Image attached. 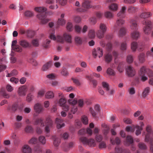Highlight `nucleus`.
Wrapping results in <instances>:
<instances>
[{
  "instance_id": "nucleus-25",
  "label": "nucleus",
  "mask_w": 153,
  "mask_h": 153,
  "mask_svg": "<svg viewBox=\"0 0 153 153\" xmlns=\"http://www.w3.org/2000/svg\"><path fill=\"white\" fill-rule=\"evenodd\" d=\"M38 141L39 143L44 145L46 144V139L44 136L41 135L39 137Z\"/></svg>"
},
{
  "instance_id": "nucleus-13",
  "label": "nucleus",
  "mask_w": 153,
  "mask_h": 153,
  "mask_svg": "<svg viewBox=\"0 0 153 153\" xmlns=\"http://www.w3.org/2000/svg\"><path fill=\"white\" fill-rule=\"evenodd\" d=\"M82 7L84 9L78 8L76 10L78 12H84L87 9L91 7L90 2L88 1H85L82 3Z\"/></svg>"
},
{
  "instance_id": "nucleus-22",
  "label": "nucleus",
  "mask_w": 153,
  "mask_h": 153,
  "mask_svg": "<svg viewBox=\"0 0 153 153\" xmlns=\"http://www.w3.org/2000/svg\"><path fill=\"white\" fill-rule=\"evenodd\" d=\"M131 34L132 38L134 39H137L140 36V33L137 30H132Z\"/></svg>"
},
{
  "instance_id": "nucleus-27",
  "label": "nucleus",
  "mask_w": 153,
  "mask_h": 153,
  "mask_svg": "<svg viewBox=\"0 0 153 153\" xmlns=\"http://www.w3.org/2000/svg\"><path fill=\"white\" fill-rule=\"evenodd\" d=\"M152 14L149 12H143L140 15V17L141 18L145 19L148 18L152 16Z\"/></svg>"
},
{
  "instance_id": "nucleus-37",
  "label": "nucleus",
  "mask_w": 153,
  "mask_h": 153,
  "mask_svg": "<svg viewBox=\"0 0 153 153\" xmlns=\"http://www.w3.org/2000/svg\"><path fill=\"white\" fill-rule=\"evenodd\" d=\"M34 151L36 153H44V152L42 149L39 146H35Z\"/></svg>"
},
{
  "instance_id": "nucleus-2",
  "label": "nucleus",
  "mask_w": 153,
  "mask_h": 153,
  "mask_svg": "<svg viewBox=\"0 0 153 153\" xmlns=\"http://www.w3.org/2000/svg\"><path fill=\"white\" fill-rule=\"evenodd\" d=\"M48 33L49 37L51 39L60 42H63L64 41L69 43H71L72 42V36L69 33H65L62 36L58 35L56 37L54 35V30L51 29L49 31Z\"/></svg>"
},
{
  "instance_id": "nucleus-1",
  "label": "nucleus",
  "mask_w": 153,
  "mask_h": 153,
  "mask_svg": "<svg viewBox=\"0 0 153 153\" xmlns=\"http://www.w3.org/2000/svg\"><path fill=\"white\" fill-rule=\"evenodd\" d=\"M32 122L33 124L35 126H37L39 124H40L41 126L44 127L45 126L44 132L46 134H49L51 128L53 125V121L49 117H48L46 118L45 122V125L43 120L42 118H35L34 116L33 117Z\"/></svg>"
},
{
  "instance_id": "nucleus-9",
  "label": "nucleus",
  "mask_w": 153,
  "mask_h": 153,
  "mask_svg": "<svg viewBox=\"0 0 153 153\" xmlns=\"http://www.w3.org/2000/svg\"><path fill=\"white\" fill-rule=\"evenodd\" d=\"M144 45L142 43L137 44L136 42H132L131 44V48L132 51H135L138 48L139 51H141L143 50Z\"/></svg>"
},
{
  "instance_id": "nucleus-53",
  "label": "nucleus",
  "mask_w": 153,
  "mask_h": 153,
  "mask_svg": "<svg viewBox=\"0 0 153 153\" xmlns=\"http://www.w3.org/2000/svg\"><path fill=\"white\" fill-rule=\"evenodd\" d=\"M75 40L76 43L79 44H82V39L80 37L77 36L75 37Z\"/></svg>"
},
{
  "instance_id": "nucleus-38",
  "label": "nucleus",
  "mask_w": 153,
  "mask_h": 153,
  "mask_svg": "<svg viewBox=\"0 0 153 153\" xmlns=\"http://www.w3.org/2000/svg\"><path fill=\"white\" fill-rule=\"evenodd\" d=\"M45 92V91L44 89L39 90L38 92L37 97H42L44 95Z\"/></svg>"
},
{
  "instance_id": "nucleus-45",
  "label": "nucleus",
  "mask_w": 153,
  "mask_h": 153,
  "mask_svg": "<svg viewBox=\"0 0 153 153\" xmlns=\"http://www.w3.org/2000/svg\"><path fill=\"white\" fill-rule=\"evenodd\" d=\"M118 8V6L117 4H113L110 5L109 8L110 9L116 11Z\"/></svg>"
},
{
  "instance_id": "nucleus-14",
  "label": "nucleus",
  "mask_w": 153,
  "mask_h": 153,
  "mask_svg": "<svg viewBox=\"0 0 153 153\" xmlns=\"http://www.w3.org/2000/svg\"><path fill=\"white\" fill-rule=\"evenodd\" d=\"M144 70V66H143L141 68L140 71L141 80L143 82H144L148 79L147 76L146 75L147 74Z\"/></svg>"
},
{
  "instance_id": "nucleus-62",
  "label": "nucleus",
  "mask_w": 153,
  "mask_h": 153,
  "mask_svg": "<svg viewBox=\"0 0 153 153\" xmlns=\"http://www.w3.org/2000/svg\"><path fill=\"white\" fill-rule=\"evenodd\" d=\"M25 15L27 17H31L33 15V13L31 11H27L25 12Z\"/></svg>"
},
{
  "instance_id": "nucleus-19",
  "label": "nucleus",
  "mask_w": 153,
  "mask_h": 153,
  "mask_svg": "<svg viewBox=\"0 0 153 153\" xmlns=\"http://www.w3.org/2000/svg\"><path fill=\"white\" fill-rule=\"evenodd\" d=\"M56 127L58 129L61 128L65 126V124L63 122V120L61 119L56 118Z\"/></svg>"
},
{
  "instance_id": "nucleus-6",
  "label": "nucleus",
  "mask_w": 153,
  "mask_h": 153,
  "mask_svg": "<svg viewBox=\"0 0 153 153\" xmlns=\"http://www.w3.org/2000/svg\"><path fill=\"white\" fill-rule=\"evenodd\" d=\"M146 130L147 134L145 136V140L147 142H149L151 143H153V131L152 130L151 126L148 125L146 127Z\"/></svg>"
},
{
  "instance_id": "nucleus-24",
  "label": "nucleus",
  "mask_w": 153,
  "mask_h": 153,
  "mask_svg": "<svg viewBox=\"0 0 153 153\" xmlns=\"http://www.w3.org/2000/svg\"><path fill=\"white\" fill-rule=\"evenodd\" d=\"M65 24V21L64 19L59 18L55 25L56 27H58L59 26H63Z\"/></svg>"
},
{
  "instance_id": "nucleus-29",
  "label": "nucleus",
  "mask_w": 153,
  "mask_h": 153,
  "mask_svg": "<svg viewBox=\"0 0 153 153\" xmlns=\"http://www.w3.org/2000/svg\"><path fill=\"white\" fill-rule=\"evenodd\" d=\"M35 10L36 12L42 13L46 11L47 10V8L46 7H37L35 8Z\"/></svg>"
},
{
  "instance_id": "nucleus-8",
  "label": "nucleus",
  "mask_w": 153,
  "mask_h": 153,
  "mask_svg": "<svg viewBox=\"0 0 153 153\" xmlns=\"http://www.w3.org/2000/svg\"><path fill=\"white\" fill-rule=\"evenodd\" d=\"M66 100L63 98H60L57 102L59 105L63 108V109L65 111H67L69 110V106L66 105Z\"/></svg>"
},
{
  "instance_id": "nucleus-17",
  "label": "nucleus",
  "mask_w": 153,
  "mask_h": 153,
  "mask_svg": "<svg viewBox=\"0 0 153 153\" xmlns=\"http://www.w3.org/2000/svg\"><path fill=\"white\" fill-rule=\"evenodd\" d=\"M19 44L23 48H26L30 47L31 45L27 41L22 39L20 40L19 42Z\"/></svg>"
},
{
  "instance_id": "nucleus-7",
  "label": "nucleus",
  "mask_w": 153,
  "mask_h": 153,
  "mask_svg": "<svg viewBox=\"0 0 153 153\" xmlns=\"http://www.w3.org/2000/svg\"><path fill=\"white\" fill-rule=\"evenodd\" d=\"M106 48L108 51L105 55V62L108 63L110 62L112 59V56L111 53L109 52L112 49V45L110 43H108L106 45Z\"/></svg>"
},
{
  "instance_id": "nucleus-60",
  "label": "nucleus",
  "mask_w": 153,
  "mask_h": 153,
  "mask_svg": "<svg viewBox=\"0 0 153 153\" xmlns=\"http://www.w3.org/2000/svg\"><path fill=\"white\" fill-rule=\"evenodd\" d=\"M37 141L36 138L33 137L31 138L28 142V143L31 144H35L36 143Z\"/></svg>"
},
{
  "instance_id": "nucleus-52",
  "label": "nucleus",
  "mask_w": 153,
  "mask_h": 153,
  "mask_svg": "<svg viewBox=\"0 0 153 153\" xmlns=\"http://www.w3.org/2000/svg\"><path fill=\"white\" fill-rule=\"evenodd\" d=\"M31 43L35 47H37L39 45V40L36 39L32 40Z\"/></svg>"
},
{
  "instance_id": "nucleus-47",
  "label": "nucleus",
  "mask_w": 153,
  "mask_h": 153,
  "mask_svg": "<svg viewBox=\"0 0 153 153\" xmlns=\"http://www.w3.org/2000/svg\"><path fill=\"white\" fill-rule=\"evenodd\" d=\"M12 50H14V51L18 52H21L22 50L21 47L19 45H16L12 49Z\"/></svg>"
},
{
  "instance_id": "nucleus-43",
  "label": "nucleus",
  "mask_w": 153,
  "mask_h": 153,
  "mask_svg": "<svg viewBox=\"0 0 153 153\" xmlns=\"http://www.w3.org/2000/svg\"><path fill=\"white\" fill-rule=\"evenodd\" d=\"M126 60L128 64H130L132 63L134 60L133 56L131 55H128L127 57Z\"/></svg>"
},
{
  "instance_id": "nucleus-20",
  "label": "nucleus",
  "mask_w": 153,
  "mask_h": 153,
  "mask_svg": "<svg viewBox=\"0 0 153 153\" xmlns=\"http://www.w3.org/2000/svg\"><path fill=\"white\" fill-rule=\"evenodd\" d=\"M22 152L24 153H32L31 148L28 145H25L22 148Z\"/></svg>"
},
{
  "instance_id": "nucleus-42",
  "label": "nucleus",
  "mask_w": 153,
  "mask_h": 153,
  "mask_svg": "<svg viewBox=\"0 0 153 153\" xmlns=\"http://www.w3.org/2000/svg\"><path fill=\"white\" fill-rule=\"evenodd\" d=\"M111 143L113 145L115 144L118 145L120 144V141L118 137L115 138V140H113L111 138L110 139Z\"/></svg>"
},
{
  "instance_id": "nucleus-30",
  "label": "nucleus",
  "mask_w": 153,
  "mask_h": 153,
  "mask_svg": "<svg viewBox=\"0 0 153 153\" xmlns=\"http://www.w3.org/2000/svg\"><path fill=\"white\" fill-rule=\"evenodd\" d=\"M138 60L140 63H143L145 61V54L143 53H141L138 56Z\"/></svg>"
},
{
  "instance_id": "nucleus-39",
  "label": "nucleus",
  "mask_w": 153,
  "mask_h": 153,
  "mask_svg": "<svg viewBox=\"0 0 153 153\" xmlns=\"http://www.w3.org/2000/svg\"><path fill=\"white\" fill-rule=\"evenodd\" d=\"M33 94L30 93L27 94L26 98V101L28 102H30L33 99Z\"/></svg>"
},
{
  "instance_id": "nucleus-21",
  "label": "nucleus",
  "mask_w": 153,
  "mask_h": 153,
  "mask_svg": "<svg viewBox=\"0 0 153 153\" xmlns=\"http://www.w3.org/2000/svg\"><path fill=\"white\" fill-rule=\"evenodd\" d=\"M126 10V7L125 6L123 7L120 11L117 14V17L120 18L123 17L124 16Z\"/></svg>"
},
{
  "instance_id": "nucleus-3",
  "label": "nucleus",
  "mask_w": 153,
  "mask_h": 153,
  "mask_svg": "<svg viewBox=\"0 0 153 153\" xmlns=\"http://www.w3.org/2000/svg\"><path fill=\"white\" fill-rule=\"evenodd\" d=\"M95 138L96 141L92 138L88 139L86 137H81L79 138V140L85 146L94 147L96 145L97 142H100L102 140L103 137L101 135L97 134L95 136Z\"/></svg>"
},
{
  "instance_id": "nucleus-35",
  "label": "nucleus",
  "mask_w": 153,
  "mask_h": 153,
  "mask_svg": "<svg viewBox=\"0 0 153 153\" xmlns=\"http://www.w3.org/2000/svg\"><path fill=\"white\" fill-rule=\"evenodd\" d=\"M89 37L91 38H94L95 36V30L94 29H91L90 30L88 33Z\"/></svg>"
},
{
  "instance_id": "nucleus-16",
  "label": "nucleus",
  "mask_w": 153,
  "mask_h": 153,
  "mask_svg": "<svg viewBox=\"0 0 153 153\" xmlns=\"http://www.w3.org/2000/svg\"><path fill=\"white\" fill-rule=\"evenodd\" d=\"M93 54L94 58H96L98 56L100 58L103 55L102 50L100 48H97L96 49L93 50Z\"/></svg>"
},
{
  "instance_id": "nucleus-41",
  "label": "nucleus",
  "mask_w": 153,
  "mask_h": 153,
  "mask_svg": "<svg viewBox=\"0 0 153 153\" xmlns=\"http://www.w3.org/2000/svg\"><path fill=\"white\" fill-rule=\"evenodd\" d=\"M102 85L103 88L106 91H108L109 90V85L105 82H102Z\"/></svg>"
},
{
  "instance_id": "nucleus-50",
  "label": "nucleus",
  "mask_w": 153,
  "mask_h": 153,
  "mask_svg": "<svg viewBox=\"0 0 153 153\" xmlns=\"http://www.w3.org/2000/svg\"><path fill=\"white\" fill-rule=\"evenodd\" d=\"M74 143L73 142H70L68 145V146L65 147V148L64 149V150L65 151H68V150H69L70 148L72 147H74Z\"/></svg>"
},
{
  "instance_id": "nucleus-44",
  "label": "nucleus",
  "mask_w": 153,
  "mask_h": 153,
  "mask_svg": "<svg viewBox=\"0 0 153 153\" xmlns=\"http://www.w3.org/2000/svg\"><path fill=\"white\" fill-rule=\"evenodd\" d=\"M126 33V29L124 27L121 28L118 33L119 36H122L124 35Z\"/></svg>"
},
{
  "instance_id": "nucleus-36",
  "label": "nucleus",
  "mask_w": 153,
  "mask_h": 153,
  "mask_svg": "<svg viewBox=\"0 0 153 153\" xmlns=\"http://www.w3.org/2000/svg\"><path fill=\"white\" fill-rule=\"evenodd\" d=\"M150 88L147 87L144 88L143 92V96L145 97L148 96L150 92Z\"/></svg>"
},
{
  "instance_id": "nucleus-40",
  "label": "nucleus",
  "mask_w": 153,
  "mask_h": 153,
  "mask_svg": "<svg viewBox=\"0 0 153 153\" xmlns=\"http://www.w3.org/2000/svg\"><path fill=\"white\" fill-rule=\"evenodd\" d=\"M73 25L71 22H68L66 25V29L69 32H71L73 30Z\"/></svg>"
},
{
  "instance_id": "nucleus-46",
  "label": "nucleus",
  "mask_w": 153,
  "mask_h": 153,
  "mask_svg": "<svg viewBox=\"0 0 153 153\" xmlns=\"http://www.w3.org/2000/svg\"><path fill=\"white\" fill-rule=\"evenodd\" d=\"M106 73L109 75L114 76L115 75V72L113 69L110 68H108Z\"/></svg>"
},
{
  "instance_id": "nucleus-12",
  "label": "nucleus",
  "mask_w": 153,
  "mask_h": 153,
  "mask_svg": "<svg viewBox=\"0 0 153 153\" xmlns=\"http://www.w3.org/2000/svg\"><path fill=\"white\" fill-rule=\"evenodd\" d=\"M27 88L26 85H24L19 87L17 91L18 94L21 96H24L26 94Z\"/></svg>"
},
{
  "instance_id": "nucleus-34",
  "label": "nucleus",
  "mask_w": 153,
  "mask_h": 153,
  "mask_svg": "<svg viewBox=\"0 0 153 153\" xmlns=\"http://www.w3.org/2000/svg\"><path fill=\"white\" fill-rule=\"evenodd\" d=\"M53 139L54 140L53 144L54 146H58L60 142V139L55 136L53 137Z\"/></svg>"
},
{
  "instance_id": "nucleus-11",
  "label": "nucleus",
  "mask_w": 153,
  "mask_h": 153,
  "mask_svg": "<svg viewBox=\"0 0 153 153\" xmlns=\"http://www.w3.org/2000/svg\"><path fill=\"white\" fill-rule=\"evenodd\" d=\"M37 18L41 21V23L44 24L50 21L49 19H47L46 16L43 13H39L37 15Z\"/></svg>"
},
{
  "instance_id": "nucleus-33",
  "label": "nucleus",
  "mask_w": 153,
  "mask_h": 153,
  "mask_svg": "<svg viewBox=\"0 0 153 153\" xmlns=\"http://www.w3.org/2000/svg\"><path fill=\"white\" fill-rule=\"evenodd\" d=\"M0 94L4 98H8L10 97L9 95L7 93L6 91L4 88H2L1 89Z\"/></svg>"
},
{
  "instance_id": "nucleus-28",
  "label": "nucleus",
  "mask_w": 153,
  "mask_h": 153,
  "mask_svg": "<svg viewBox=\"0 0 153 153\" xmlns=\"http://www.w3.org/2000/svg\"><path fill=\"white\" fill-rule=\"evenodd\" d=\"M144 66V70L147 75H148L149 77H153V71L147 68L146 66Z\"/></svg>"
},
{
  "instance_id": "nucleus-48",
  "label": "nucleus",
  "mask_w": 153,
  "mask_h": 153,
  "mask_svg": "<svg viewBox=\"0 0 153 153\" xmlns=\"http://www.w3.org/2000/svg\"><path fill=\"white\" fill-rule=\"evenodd\" d=\"M105 16L108 19H111L113 17V14L109 11H107L105 13Z\"/></svg>"
},
{
  "instance_id": "nucleus-64",
  "label": "nucleus",
  "mask_w": 153,
  "mask_h": 153,
  "mask_svg": "<svg viewBox=\"0 0 153 153\" xmlns=\"http://www.w3.org/2000/svg\"><path fill=\"white\" fill-rule=\"evenodd\" d=\"M146 55L148 56H153V47L150 50V51H148L146 53Z\"/></svg>"
},
{
  "instance_id": "nucleus-59",
  "label": "nucleus",
  "mask_w": 153,
  "mask_h": 153,
  "mask_svg": "<svg viewBox=\"0 0 153 153\" xmlns=\"http://www.w3.org/2000/svg\"><path fill=\"white\" fill-rule=\"evenodd\" d=\"M127 45L126 42H124L122 43L121 45L120 49L122 51H125L126 49Z\"/></svg>"
},
{
  "instance_id": "nucleus-23",
  "label": "nucleus",
  "mask_w": 153,
  "mask_h": 153,
  "mask_svg": "<svg viewBox=\"0 0 153 153\" xmlns=\"http://www.w3.org/2000/svg\"><path fill=\"white\" fill-rule=\"evenodd\" d=\"M124 23V21L123 19H118L114 27V30H116L118 27H121Z\"/></svg>"
},
{
  "instance_id": "nucleus-5",
  "label": "nucleus",
  "mask_w": 153,
  "mask_h": 153,
  "mask_svg": "<svg viewBox=\"0 0 153 153\" xmlns=\"http://www.w3.org/2000/svg\"><path fill=\"white\" fill-rule=\"evenodd\" d=\"M99 28L96 35L98 38L101 39L104 37V34L107 30V27L105 24L101 23L99 26Z\"/></svg>"
},
{
  "instance_id": "nucleus-18",
  "label": "nucleus",
  "mask_w": 153,
  "mask_h": 153,
  "mask_svg": "<svg viewBox=\"0 0 153 153\" xmlns=\"http://www.w3.org/2000/svg\"><path fill=\"white\" fill-rule=\"evenodd\" d=\"M34 109L36 112L38 114L40 113L44 110L41 105L39 103H37L34 105Z\"/></svg>"
},
{
  "instance_id": "nucleus-31",
  "label": "nucleus",
  "mask_w": 153,
  "mask_h": 153,
  "mask_svg": "<svg viewBox=\"0 0 153 153\" xmlns=\"http://www.w3.org/2000/svg\"><path fill=\"white\" fill-rule=\"evenodd\" d=\"M52 64V62L51 61H49L44 65L42 68V69L43 71H46L51 66Z\"/></svg>"
},
{
  "instance_id": "nucleus-63",
  "label": "nucleus",
  "mask_w": 153,
  "mask_h": 153,
  "mask_svg": "<svg viewBox=\"0 0 153 153\" xmlns=\"http://www.w3.org/2000/svg\"><path fill=\"white\" fill-rule=\"evenodd\" d=\"M128 92L130 94L132 95L134 94L135 93L134 88L133 87H130L128 89Z\"/></svg>"
},
{
  "instance_id": "nucleus-54",
  "label": "nucleus",
  "mask_w": 153,
  "mask_h": 153,
  "mask_svg": "<svg viewBox=\"0 0 153 153\" xmlns=\"http://www.w3.org/2000/svg\"><path fill=\"white\" fill-rule=\"evenodd\" d=\"M101 126L102 127L106 128V130H105V131H103L104 134H106L108 133L109 131V128L107 125L103 123L101 125Z\"/></svg>"
},
{
  "instance_id": "nucleus-15",
  "label": "nucleus",
  "mask_w": 153,
  "mask_h": 153,
  "mask_svg": "<svg viewBox=\"0 0 153 153\" xmlns=\"http://www.w3.org/2000/svg\"><path fill=\"white\" fill-rule=\"evenodd\" d=\"M131 29L132 30H137L138 29V25L137 21L134 19H130L128 20Z\"/></svg>"
},
{
  "instance_id": "nucleus-26",
  "label": "nucleus",
  "mask_w": 153,
  "mask_h": 153,
  "mask_svg": "<svg viewBox=\"0 0 153 153\" xmlns=\"http://www.w3.org/2000/svg\"><path fill=\"white\" fill-rule=\"evenodd\" d=\"M45 97L47 99H51L54 97V94L52 91H49L45 94Z\"/></svg>"
},
{
  "instance_id": "nucleus-58",
  "label": "nucleus",
  "mask_w": 153,
  "mask_h": 153,
  "mask_svg": "<svg viewBox=\"0 0 153 153\" xmlns=\"http://www.w3.org/2000/svg\"><path fill=\"white\" fill-rule=\"evenodd\" d=\"M82 121L84 124H87L88 122L87 117L85 116H83L82 118Z\"/></svg>"
},
{
  "instance_id": "nucleus-49",
  "label": "nucleus",
  "mask_w": 153,
  "mask_h": 153,
  "mask_svg": "<svg viewBox=\"0 0 153 153\" xmlns=\"http://www.w3.org/2000/svg\"><path fill=\"white\" fill-rule=\"evenodd\" d=\"M50 41L49 39H47L43 42L42 46L45 48H48L49 46V44L50 42Z\"/></svg>"
},
{
  "instance_id": "nucleus-51",
  "label": "nucleus",
  "mask_w": 153,
  "mask_h": 153,
  "mask_svg": "<svg viewBox=\"0 0 153 153\" xmlns=\"http://www.w3.org/2000/svg\"><path fill=\"white\" fill-rule=\"evenodd\" d=\"M18 109L20 110L21 108L19 107V105L17 103H15L13 105L12 109L13 111H15Z\"/></svg>"
},
{
  "instance_id": "nucleus-57",
  "label": "nucleus",
  "mask_w": 153,
  "mask_h": 153,
  "mask_svg": "<svg viewBox=\"0 0 153 153\" xmlns=\"http://www.w3.org/2000/svg\"><path fill=\"white\" fill-rule=\"evenodd\" d=\"M10 80L12 83L15 84H17L19 82V79L14 77H13L11 78Z\"/></svg>"
},
{
  "instance_id": "nucleus-10",
  "label": "nucleus",
  "mask_w": 153,
  "mask_h": 153,
  "mask_svg": "<svg viewBox=\"0 0 153 153\" xmlns=\"http://www.w3.org/2000/svg\"><path fill=\"white\" fill-rule=\"evenodd\" d=\"M126 74L128 76L133 77L136 74L135 69L132 66H128L126 68Z\"/></svg>"
},
{
  "instance_id": "nucleus-56",
  "label": "nucleus",
  "mask_w": 153,
  "mask_h": 153,
  "mask_svg": "<svg viewBox=\"0 0 153 153\" xmlns=\"http://www.w3.org/2000/svg\"><path fill=\"white\" fill-rule=\"evenodd\" d=\"M25 131L27 133H31L33 131V128L31 126H27L25 128Z\"/></svg>"
},
{
  "instance_id": "nucleus-32",
  "label": "nucleus",
  "mask_w": 153,
  "mask_h": 153,
  "mask_svg": "<svg viewBox=\"0 0 153 153\" xmlns=\"http://www.w3.org/2000/svg\"><path fill=\"white\" fill-rule=\"evenodd\" d=\"M133 127L134 128V129H136V134L137 135H138L141 133V131L142 130V128H140V126L138 125L133 126Z\"/></svg>"
},
{
  "instance_id": "nucleus-55",
  "label": "nucleus",
  "mask_w": 153,
  "mask_h": 153,
  "mask_svg": "<svg viewBox=\"0 0 153 153\" xmlns=\"http://www.w3.org/2000/svg\"><path fill=\"white\" fill-rule=\"evenodd\" d=\"M69 104L72 105V106H75L77 103V101L75 99L70 100H69Z\"/></svg>"
},
{
  "instance_id": "nucleus-4",
  "label": "nucleus",
  "mask_w": 153,
  "mask_h": 153,
  "mask_svg": "<svg viewBox=\"0 0 153 153\" xmlns=\"http://www.w3.org/2000/svg\"><path fill=\"white\" fill-rule=\"evenodd\" d=\"M142 24L144 25L143 27L144 32L146 34H149L152 28V22L148 20L144 19L142 22Z\"/></svg>"
},
{
  "instance_id": "nucleus-61",
  "label": "nucleus",
  "mask_w": 153,
  "mask_h": 153,
  "mask_svg": "<svg viewBox=\"0 0 153 153\" xmlns=\"http://www.w3.org/2000/svg\"><path fill=\"white\" fill-rule=\"evenodd\" d=\"M47 77L50 79L52 80L55 79L56 75L53 74H51L47 75Z\"/></svg>"
}]
</instances>
